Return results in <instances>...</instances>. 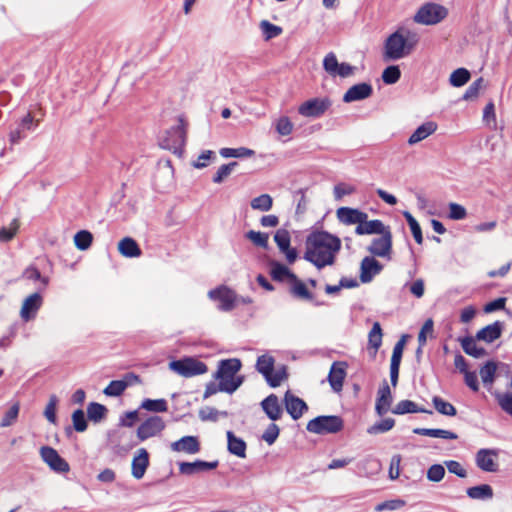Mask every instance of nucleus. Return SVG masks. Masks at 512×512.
<instances>
[{"mask_svg": "<svg viewBox=\"0 0 512 512\" xmlns=\"http://www.w3.org/2000/svg\"><path fill=\"white\" fill-rule=\"evenodd\" d=\"M118 250L121 255L127 258L139 257L142 251L137 242L131 237H125L118 243Z\"/></svg>", "mask_w": 512, "mask_h": 512, "instance_id": "obj_30", "label": "nucleus"}, {"mask_svg": "<svg viewBox=\"0 0 512 512\" xmlns=\"http://www.w3.org/2000/svg\"><path fill=\"white\" fill-rule=\"evenodd\" d=\"M496 370V363L488 361L484 366L481 367L479 372L484 386L490 393L493 392L492 385L495 380Z\"/></svg>", "mask_w": 512, "mask_h": 512, "instance_id": "obj_33", "label": "nucleus"}, {"mask_svg": "<svg viewBox=\"0 0 512 512\" xmlns=\"http://www.w3.org/2000/svg\"><path fill=\"white\" fill-rule=\"evenodd\" d=\"M338 60L334 53H328L324 60H323V67L324 70L331 75L332 77H335L336 68L338 67Z\"/></svg>", "mask_w": 512, "mask_h": 512, "instance_id": "obj_63", "label": "nucleus"}, {"mask_svg": "<svg viewBox=\"0 0 512 512\" xmlns=\"http://www.w3.org/2000/svg\"><path fill=\"white\" fill-rule=\"evenodd\" d=\"M382 329L379 322H375L368 334V345L374 350V354L378 351L382 344Z\"/></svg>", "mask_w": 512, "mask_h": 512, "instance_id": "obj_39", "label": "nucleus"}, {"mask_svg": "<svg viewBox=\"0 0 512 512\" xmlns=\"http://www.w3.org/2000/svg\"><path fill=\"white\" fill-rule=\"evenodd\" d=\"M419 41L418 35L407 29H399L392 33L385 41L384 58L386 60H399L408 56Z\"/></svg>", "mask_w": 512, "mask_h": 512, "instance_id": "obj_2", "label": "nucleus"}, {"mask_svg": "<svg viewBox=\"0 0 512 512\" xmlns=\"http://www.w3.org/2000/svg\"><path fill=\"white\" fill-rule=\"evenodd\" d=\"M470 77V72L466 68H458L451 73L449 82L454 87H461L470 80Z\"/></svg>", "mask_w": 512, "mask_h": 512, "instance_id": "obj_43", "label": "nucleus"}, {"mask_svg": "<svg viewBox=\"0 0 512 512\" xmlns=\"http://www.w3.org/2000/svg\"><path fill=\"white\" fill-rule=\"evenodd\" d=\"M92 241L93 236L87 230H81L77 232L74 236L75 246L82 251L87 250L91 246Z\"/></svg>", "mask_w": 512, "mask_h": 512, "instance_id": "obj_44", "label": "nucleus"}, {"mask_svg": "<svg viewBox=\"0 0 512 512\" xmlns=\"http://www.w3.org/2000/svg\"><path fill=\"white\" fill-rule=\"evenodd\" d=\"M169 368L173 372L186 378L207 372V366L205 363L191 357L171 361L169 363Z\"/></svg>", "mask_w": 512, "mask_h": 512, "instance_id": "obj_6", "label": "nucleus"}, {"mask_svg": "<svg viewBox=\"0 0 512 512\" xmlns=\"http://www.w3.org/2000/svg\"><path fill=\"white\" fill-rule=\"evenodd\" d=\"M19 410H20V404L18 402L14 403L9 408V410L5 413V415L3 416V418L0 422V426L1 427L11 426L17 420Z\"/></svg>", "mask_w": 512, "mask_h": 512, "instance_id": "obj_53", "label": "nucleus"}, {"mask_svg": "<svg viewBox=\"0 0 512 512\" xmlns=\"http://www.w3.org/2000/svg\"><path fill=\"white\" fill-rule=\"evenodd\" d=\"M292 282V293L302 299L311 300L312 294L308 291L306 285L296 277V281Z\"/></svg>", "mask_w": 512, "mask_h": 512, "instance_id": "obj_56", "label": "nucleus"}, {"mask_svg": "<svg viewBox=\"0 0 512 512\" xmlns=\"http://www.w3.org/2000/svg\"><path fill=\"white\" fill-rule=\"evenodd\" d=\"M149 466V454L145 448H140L132 459L131 473L134 478L141 479Z\"/></svg>", "mask_w": 512, "mask_h": 512, "instance_id": "obj_22", "label": "nucleus"}, {"mask_svg": "<svg viewBox=\"0 0 512 512\" xmlns=\"http://www.w3.org/2000/svg\"><path fill=\"white\" fill-rule=\"evenodd\" d=\"M216 155L211 150H204L196 160L192 162V166L196 169H203L207 167L210 161L215 160Z\"/></svg>", "mask_w": 512, "mask_h": 512, "instance_id": "obj_55", "label": "nucleus"}, {"mask_svg": "<svg viewBox=\"0 0 512 512\" xmlns=\"http://www.w3.org/2000/svg\"><path fill=\"white\" fill-rule=\"evenodd\" d=\"M405 504L406 502L402 499L388 500L377 504L375 507V511L382 512L385 510H397L399 508L404 507Z\"/></svg>", "mask_w": 512, "mask_h": 512, "instance_id": "obj_61", "label": "nucleus"}, {"mask_svg": "<svg viewBox=\"0 0 512 512\" xmlns=\"http://www.w3.org/2000/svg\"><path fill=\"white\" fill-rule=\"evenodd\" d=\"M497 456L496 451L491 449H480L476 454L477 466L486 472L497 471V463L495 458Z\"/></svg>", "mask_w": 512, "mask_h": 512, "instance_id": "obj_24", "label": "nucleus"}, {"mask_svg": "<svg viewBox=\"0 0 512 512\" xmlns=\"http://www.w3.org/2000/svg\"><path fill=\"white\" fill-rule=\"evenodd\" d=\"M208 296L211 300L219 302L218 308L222 311H231L236 305L235 292L226 286L210 290Z\"/></svg>", "mask_w": 512, "mask_h": 512, "instance_id": "obj_11", "label": "nucleus"}, {"mask_svg": "<svg viewBox=\"0 0 512 512\" xmlns=\"http://www.w3.org/2000/svg\"><path fill=\"white\" fill-rule=\"evenodd\" d=\"M178 122V125L166 130L159 139L161 148L172 151L175 154L182 152L187 137V123L185 119L180 116Z\"/></svg>", "mask_w": 512, "mask_h": 512, "instance_id": "obj_4", "label": "nucleus"}, {"mask_svg": "<svg viewBox=\"0 0 512 512\" xmlns=\"http://www.w3.org/2000/svg\"><path fill=\"white\" fill-rule=\"evenodd\" d=\"M432 403L436 411L442 415L453 417L457 414L456 408L439 396H434Z\"/></svg>", "mask_w": 512, "mask_h": 512, "instance_id": "obj_40", "label": "nucleus"}, {"mask_svg": "<svg viewBox=\"0 0 512 512\" xmlns=\"http://www.w3.org/2000/svg\"><path fill=\"white\" fill-rule=\"evenodd\" d=\"M57 404H58L57 396L56 395H51L50 398H49V402L46 405V408L44 410V415H45L46 419L50 423H53V424L56 422V407H57Z\"/></svg>", "mask_w": 512, "mask_h": 512, "instance_id": "obj_60", "label": "nucleus"}, {"mask_svg": "<svg viewBox=\"0 0 512 512\" xmlns=\"http://www.w3.org/2000/svg\"><path fill=\"white\" fill-rule=\"evenodd\" d=\"M284 402L287 412L294 420L299 419L304 411L308 409L306 403L299 397L293 395L290 391L286 392Z\"/></svg>", "mask_w": 512, "mask_h": 512, "instance_id": "obj_21", "label": "nucleus"}, {"mask_svg": "<svg viewBox=\"0 0 512 512\" xmlns=\"http://www.w3.org/2000/svg\"><path fill=\"white\" fill-rule=\"evenodd\" d=\"M290 240V233L286 229H279L274 235V241L280 251H285L290 247Z\"/></svg>", "mask_w": 512, "mask_h": 512, "instance_id": "obj_54", "label": "nucleus"}, {"mask_svg": "<svg viewBox=\"0 0 512 512\" xmlns=\"http://www.w3.org/2000/svg\"><path fill=\"white\" fill-rule=\"evenodd\" d=\"M380 237L374 238L368 247V251L377 257L390 259L392 251V234L390 229L380 234Z\"/></svg>", "mask_w": 512, "mask_h": 512, "instance_id": "obj_12", "label": "nucleus"}, {"mask_svg": "<svg viewBox=\"0 0 512 512\" xmlns=\"http://www.w3.org/2000/svg\"><path fill=\"white\" fill-rule=\"evenodd\" d=\"M383 269L379 261L373 257H365L360 265V280L362 283L372 281L374 276L378 275Z\"/></svg>", "mask_w": 512, "mask_h": 512, "instance_id": "obj_18", "label": "nucleus"}, {"mask_svg": "<svg viewBox=\"0 0 512 512\" xmlns=\"http://www.w3.org/2000/svg\"><path fill=\"white\" fill-rule=\"evenodd\" d=\"M238 165L237 162H230L228 164H223L220 166L213 176V182L216 184L222 183L230 174L233 172L234 168Z\"/></svg>", "mask_w": 512, "mask_h": 512, "instance_id": "obj_48", "label": "nucleus"}, {"mask_svg": "<svg viewBox=\"0 0 512 512\" xmlns=\"http://www.w3.org/2000/svg\"><path fill=\"white\" fill-rule=\"evenodd\" d=\"M165 428V422L160 416H152L145 420L137 429V437L140 441L160 434Z\"/></svg>", "mask_w": 512, "mask_h": 512, "instance_id": "obj_13", "label": "nucleus"}, {"mask_svg": "<svg viewBox=\"0 0 512 512\" xmlns=\"http://www.w3.org/2000/svg\"><path fill=\"white\" fill-rule=\"evenodd\" d=\"M401 77V71L398 66L392 65L384 69L382 80L385 84H395Z\"/></svg>", "mask_w": 512, "mask_h": 512, "instance_id": "obj_49", "label": "nucleus"}, {"mask_svg": "<svg viewBox=\"0 0 512 512\" xmlns=\"http://www.w3.org/2000/svg\"><path fill=\"white\" fill-rule=\"evenodd\" d=\"M228 451L240 458L246 457V443L243 439L238 438L232 431L227 432Z\"/></svg>", "mask_w": 512, "mask_h": 512, "instance_id": "obj_32", "label": "nucleus"}, {"mask_svg": "<svg viewBox=\"0 0 512 512\" xmlns=\"http://www.w3.org/2000/svg\"><path fill=\"white\" fill-rule=\"evenodd\" d=\"M484 79L482 77L475 80L463 94L464 100H472L478 97L480 90L483 88Z\"/></svg>", "mask_w": 512, "mask_h": 512, "instance_id": "obj_57", "label": "nucleus"}, {"mask_svg": "<svg viewBox=\"0 0 512 512\" xmlns=\"http://www.w3.org/2000/svg\"><path fill=\"white\" fill-rule=\"evenodd\" d=\"M246 237L256 246L261 248L268 247L269 235L267 233L250 230L247 232Z\"/></svg>", "mask_w": 512, "mask_h": 512, "instance_id": "obj_51", "label": "nucleus"}, {"mask_svg": "<svg viewBox=\"0 0 512 512\" xmlns=\"http://www.w3.org/2000/svg\"><path fill=\"white\" fill-rule=\"evenodd\" d=\"M446 16V8L435 3H427L419 8L414 16V21L423 25H435Z\"/></svg>", "mask_w": 512, "mask_h": 512, "instance_id": "obj_7", "label": "nucleus"}, {"mask_svg": "<svg viewBox=\"0 0 512 512\" xmlns=\"http://www.w3.org/2000/svg\"><path fill=\"white\" fill-rule=\"evenodd\" d=\"M271 276L276 281H283L285 278L296 281V275L279 262L271 263Z\"/></svg>", "mask_w": 512, "mask_h": 512, "instance_id": "obj_37", "label": "nucleus"}, {"mask_svg": "<svg viewBox=\"0 0 512 512\" xmlns=\"http://www.w3.org/2000/svg\"><path fill=\"white\" fill-rule=\"evenodd\" d=\"M392 401H393V398H392L391 389H390L389 385L387 384V382L384 381L383 385L378 390V396H377L376 405H375L376 413L379 416H383L384 414H386L390 410Z\"/></svg>", "mask_w": 512, "mask_h": 512, "instance_id": "obj_23", "label": "nucleus"}, {"mask_svg": "<svg viewBox=\"0 0 512 512\" xmlns=\"http://www.w3.org/2000/svg\"><path fill=\"white\" fill-rule=\"evenodd\" d=\"M218 465V461L207 462L203 460H196L194 462H180L179 472L183 475H193L196 473L214 470Z\"/></svg>", "mask_w": 512, "mask_h": 512, "instance_id": "obj_17", "label": "nucleus"}, {"mask_svg": "<svg viewBox=\"0 0 512 512\" xmlns=\"http://www.w3.org/2000/svg\"><path fill=\"white\" fill-rule=\"evenodd\" d=\"M220 155L224 158H245L252 157L255 155V151L246 147L240 148H222L219 151Z\"/></svg>", "mask_w": 512, "mask_h": 512, "instance_id": "obj_41", "label": "nucleus"}, {"mask_svg": "<svg viewBox=\"0 0 512 512\" xmlns=\"http://www.w3.org/2000/svg\"><path fill=\"white\" fill-rule=\"evenodd\" d=\"M274 358L269 355H261L257 359L256 369L261 373L271 387H277L283 380L281 372L273 373Z\"/></svg>", "mask_w": 512, "mask_h": 512, "instance_id": "obj_9", "label": "nucleus"}, {"mask_svg": "<svg viewBox=\"0 0 512 512\" xmlns=\"http://www.w3.org/2000/svg\"><path fill=\"white\" fill-rule=\"evenodd\" d=\"M390 229L389 227L385 226L381 220L375 219L365 220V222L360 223L355 229V233L357 235H365V234H381L385 231Z\"/></svg>", "mask_w": 512, "mask_h": 512, "instance_id": "obj_26", "label": "nucleus"}, {"mask_svg": "<svg viewBox=\"0 0 512 512\" xmlns=\"http://www.w3.org/2000/svg\"><path fill=\"white\" fill-rule=\"evenodd\" d=\"M491 394L494 396V398L497 401V404L499 407L508 415L512 416V374L510 377V382L508 384V390L501 392V391H494L491 392Z\"/></svg>", "mask_w": 512, "mask_h": 512, "instance_id": "obj_28", "label": "nucleus"}, {"mask_svg": "<svg viewBox=\"0 0 512 512\" xmlns=\"http://www.w3.org/2000/svg\"><path fill=\"white\" fill-rule=\"evenodd\" d=\"M346 369L347 363L344 361H336L331 365L327 380L332 390L336 393L342 391L343 383L347 374Z\"/></svg>", "mask_w": 512, "mask_h": 512, "instance_id": "obj_14", "label": "nucleus"}, {"mask_svg": "<svg viewBox=\"0 0 512 512\" xmlns=\"http://www.w3.org/2000/svg\"><path fill=\"white\" fill-rule=\"evenodd\" d=\"M241 366V361L237 358H230L219 362L214 378L222 382L221 388L226 393L232 394L241 386L243 377L236 376Z\"/></svg>", "mask_w": 512, "mask_h": 512, "instance_id": "obj_3", "label": "nucleus"}, {"mask_svg": "<svg viewBox=\"0 0 512 512\" xmlns=\"http://www.w3.org/2000/svg\"><path fill=\"white\" fill-rule=\"evenodd\" d=\"M261 407L269 419L276 421L282 416V408L279 404L278 397L275 394H270L262 402Z\"/></svg>", "mask_w": 512, "mask_h": 512, "instance_id": "obj_25", "label": "nucleus"}, {"mask_svg": "<svg viewBox=\"0 0 512 512\" xmlns=\"http://www.w3.org/2000/svg\"><path fill=\"white\" fill-rule=\"evenodd\" d=\"M141 408L152 412H166L168 405L165 399H145L141 404Z\"/></svg>", "mask_w": 512, "mask_h": 512, "instance_id": "obj_47", "label": "nucleus"}, {"mask_svg": "<svg viewBox=\"0 0 512 512\" xmlns=\"http://www.w3.org/2000/svg\"><path fill=\"white\" fill-rule=\"evenodd\" d=\"M260 28H261L266 40L275 38L282 33L281 27L276 26L267 20L261 21Z\"/></svg>", "mask_w": 512, "mask_h": 512, "instance_id": "obj_52", "label": "nucleus"}, {"mask_svg": "<svg viewBox=\"0 0 512 512\" xmlns=\"http://www.w3.org/2000/svg\"><path fill=\"white\" fill-rule=\"evenodd\" d=\"M170 448L174 452L196 454L200 451V442L196 436H184L171 443Z\"/></svg>", "mask_w": 512, "mask_h": 512, "instance_id": "obj_20", "label": "nucleus"}, {"mask_svg": "<svg viewBox=\"0 0 512 512\" xmlns=\"http://www.w3.org/2000/svg\"><path fill=\"white\" fill-rule=\"evenodd\" d=\"M437 130V124L433 121H428L420 125L409 137L408 144L415 145L420 141L426 139Z\"/></svg>", "mask_w": 512, "mask_h": 512, "instance_id": "obj_27", "label": "nucleus"}, {"mask_svg": "<svg viewBox=\"0 0 512 512\" xmlns=\"http://www.w3.org/2000/svg\"><path fill=\"white\" fill-rule=\"evenodd\" d=\"M336 215L338 220L345 225H360V223L365 222V220L368 219L367 213L350 207L338 208Z\"/></svg>", "mask_w": 512, "mask_h": 512, "instance_id": "obj_16", "label": "nucleus"}, {"mask_svg": "<svg viewBox=\"0 0 512 512\" xmlns=\"http://www.w3.org/2000/svg\"><path fill=\"white\" fill-rule=\"evenodd\" d=\"M344 422L340 416H318L307 423L306 429L314 434H333L341 431Z\"/></svg>", "mask_w": 512, "mask_h": 512, "instance_id": "obj_5", "label": "nucleus"}, {"mask_svg": "<svg viewBox=\"0 0 512 512\" xmlns=\"http://www.w3.org/2000/svg\"><path fill=\"white\" fill-rule=\"evenodd\" d=\"M393 414L396 415H404L407 413H428L432 414L431 410H426L424 408L419 407L415 402L411 400H401L396 404V406L391 410Z\"/></svg>", "mask_w": 512, "mask_h": 512, "instance_id": "obj_31", "label": "nucleus"}, {"mask_svg": "<svg viewBox=\"0 0 512 512\" xmlns=\"http://www.w3.org/2000/svg\"><path fill=\"white\" fill-rule=\"evenodd\" d=\"M413 433L422 436H429L442 439L455 440L458 438L457 434L443 429H430V428H414Z\"/></svg>", "mask_w": 512, "mask_h": 512, "instance_id": "obj_36", "label": "nucleus"}, {"mask_svg": "<svg viewBox=\"0 0 512 512\" xmlns=\"http://www.w3.org/2000/svg\"><path fill=\"white\" fill-rule=\"evenodd\" d=\"M403 216L405 217V219L411 229V232L413 234L415 241L418 244H422V242H423L422 231H421V227H420L419 223L417 222V220L408 211H404Z\"/></svg>", "mask_w": 512, "mask_h": 512, "instance_id": "obj_46", "label": "nucleus"}, {"mask_svg": "<svg viewBox=\"0 0 512 512\" xmlns=\"http://www.w3.org/2000/svg\"><path fill=\"white\" fill-rule=\"evenodd\" d=\"M373 88L369 83H358L351 86L343 96L345 103H351L366 99L372 95Z\"/></svg>", "mask_w": 512, "mask_h": 512, "instance_id": "obj_19", "label": "nucleus"}, {"mask_svg": "<svg viewBox=\"0 0 512 512\" xmlns=\"http://www.w3.org/2000/svg\"><path fill=\"white\" fill-rule=\"evenodd\" d=\"M466 493L469 498L475 500H488L493 497V489L488 484L470 487L466 490Z\"/></svg>", "mask_w": 512, "mask_h": 512, "instance_id": "obj_34", "label": "nucleus"}, {"mask_svg": "<svg viewBox=\"0 0 512 512\" xmlns=\"http://www.w3.org/2000/svg\"><path fill=\"white\" fill-rule=\"evenodd\" d=\"M73 427L77 432H84L87 429V421L84 411L77 409L72 414Z\"/></svg>", "mask_w": 512, "mask_h": 512, "instance_id": "obj_58", "label": "nucleus"}, {"mask_svg": "<svg viewBox=\"0 0 512 512\" xmlns=\"http://www.w3.org/2000/svg\"><path fill=\"white\" fill-rule=\"evenodd\" d=\"M107 408L97 402H91L87 407V415L89 420L98 423L106 417Z\"/></svg>", "mask_w": 512, "mask_h": 512, "instance_id": "obj_38", "label": "nucleus"}, {"mask_svg": "<svg viewBox=\"0 0 512 512\" xmlns=\"http://www.w3.org/2000/svg\"><path fill=\"white\" fill-rule=\"evenodd\" d=\"M340 249L341 240L337 236L326 231H314L306 238L304 259L322 269L335 263Z\"/></svg>", "mask_w": 512, "mask_h": 512, "instance_id": "obj_1", "label": "nucleus"}, {"mask_svg": "<svg viewBox=\"0 0 512 512\" xmlns=\"http://www.w3.org/2000/svg\"><path fill=\"white\" fill-rule=\"evenodd\" d=\"M501 332L502 325L497 321L480 329L476 334V339L491 343L501 336Z\"/></svg>", "mask_w": 512, "mask_h": 512, "instance_id": "obj_29", "label": "nucleus"}, {"mask_svg": "<svg viewBox=\"0 0 512 512\" xmlns=\"http://www.w3.org/2000/svg\"><path fill=\"white\" fill-rule=\"evenodd\" d=\"M461 346L464 352L474 358H481L486 355V350L482 347H478L473 337L467 336L460 339Z\"/></svg>", "mask_w": 512, "mask_h": 512, "instance_id": "obj_35", "label": "nucleus"}, {"mask_svg": "<svg viewBox=\"0 0 512 512\" xmlns=\"http://www.w3.org/2000/svg\"><path fill=\"white\" fill-rule=\"evenodd\" d=\"M280 433V429L278 425L275 423H271L266 428L265 432L262 435V439L269 445H272L276 439L278 438Z\"/></svg>", "mask_w": 512, "mask_h": 512, "instance_id": "obj_64", "label": "nucleus"}, {"mask_svg": "<svg viewBox=\"0 0 512 512\" xmlns=\"http://www.w3.org/2000/svg\"><path fill=\"white\" fill-rule=\"evenodd\" d=\"M42 460L55 472L67 473L70 470L68 462L52 447L43 446L40 449Z\"/></svg>", "mask_w": 512, "mask_h": 512, "instance_id": "obj_10", "label": "nucleus"}, {"mask_svg": "<svg viewBox=\"0 0 512 512\" xmlns=\"http://www.w3.org/2000/svg\"><path fill=\"white\" fill-rule=\"evenodd\" d=\"M43 298L40 295V293L35 292L31 295H29L27 298L24 299L21 310H20V316L24 321H30L31 319H34L38 310L42 306Z\"/></svg>", "mask_w": 512, "mask_h": 512, "instance_id": "obj_15", "label": "nucleus"}, {"mask_svg": "<svg viewBox=\"0 0 512 512\" xmlns=\"http://www.w3.org/2000/svg\"><path fill=\"white\" fill-rule=\"evenodd\" d=\"M332 105L329 98H312L303 102L298 107V113L308 118L321 117Z\"/></svg>", "mask_w": 512, "mask_h": 512, "instance_id": "obj_8", "label": "nucleus"}, {"mask_svg": "<svg viewBox=\"0 0 512 512\" xmlns=\"http://www.w3.org/2000/svg\"><path fill=\"white\" fill-rule=\"evenodd\" d=\"M276 131L282 136H288L293 131V123L287 116H282L276 122Z\"/></svg>", "mask_w": 512, "mask_h": 512, "instance_id": "obj_59", "label": "nucleus"}, {"mask_svg": "<svg viewBox=\"0 0 512 512\" xmlns=\"http://www.w3.org/2000/svg\"><path fill=\"white\" fill-rule=\"evenodd\" d=\"M127 388V384L121 380H113L104 389L103 393L106 396L117 397L120 396Z\"/></svg>", "mask_w": 512, "mask_h": 512, "instance_id": "obj_50", "label": "nucleus"}, {"mask_svg": "<svg viewBox=\"0 0 512 512\" xmlns=\"http://www.w3.org/2000/svg\"><path fill=\"white\" fill-rule=\"evenodd\" d=\"M251 208L254 210L267 212L273 206V198L269 194H261L250 202Z\"/></svg>", "mask_w": 512, "mask_h": 512, "instance_id": "obj_42", "label": "nucleus"}, {"mask_svg": "<svg viewBox=\"0 0 512 512\" xmlns=\"http://www.w3.org/2000/svg\"><path fill=\"white\" fill-rule=\"evenodd\" d=\"M445 468L441 464H433L427 470V479L431 482H439L444 478Z\"/></svg>", "mask_w": 512, "mask_h": 512, "instance_id": "obj_62", "label": "nucleus"}, {"mask_svg": "<svg viewBox=\"0 0 512 512\" xmlns=\"http://www.w3.org/2000/svg\"><path fill=\"white\" fill-rule=\"evenodd\" d=\"M395 425V420L393 418H386L381 420L380 422H376L372 426L367 429V432L371 435H377L381 433H385L391 430Z\"/></svg>", "mask_w": 512, "mask_h": 512, "instance_id": "obj_45", "label": "nucleus"}]
</instances>
